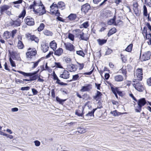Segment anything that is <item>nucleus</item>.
<instances>
[{"label": "nucleus", "instance_id": "1", "mask_svg": "<svg viewBox=\"0 0 151 151\" xmlns=\"http://www.w3.org/2000/svg\"><path fill=\"white\" fill-rule=\"evenodd\" d=\"M137 108H135L134 110L136 112H140L142 110V107L144 106L147 103V101L145 98H141L137 100Z\"/></svg>", "mask_w": 151, "mask_h": 151}, {"label": "nucleus", "instance_id": "2", "mask_svg": "<svg viewBox=\"0 0 151 151\" xmlns=\"http://www.w3.org/2000/svg\"><path fill=\"white\" fill-rule=\"evenodd\" d=\"M18 72L25 78L27 77H29L31 80V81L36 80L39 77V75H34L31 73H26L22 71H18Z\"/></svg>", "mask_w": 151, "mask_h": 151}, {"label": "nucleus", "instance_id": "3", "mask_svg": "<svg viewBox=\"0 0 151 151\" xmlns=\"http://www.w3.org/2000/svg\"><path fill=\"white\" fill-rule=\"evenodd\" d=\"M141 50L140 54V58L142 62L146 61L149 60L151 56V52L150 51L146 52L141 57Z\"/></svg>", "mask_w": 151, "mask_h": 151}, {"label": "nucleus", "instance_id": "4", "mask_svg": "<svg viewBox=\"0 0 151 151\" xmlns=\"http://www.w3.org/2000/svg\"><path fill=\"white\" fill-rule=\"evenodd\" d=\"M111 91L113 94L118 93V95L121 96H123L122 92L119 90V87H116L113 85L110 86Z\"/></svg>", "mask_w": 151, "mask_h": 151}, {"label": "nucleus", "instance_id": "5", "mask_svg": "<svg viewBox=\"0 0 151 151\" xmlns=\"http://www.w3.org/2000/svg\"><path fill=\"white\" fill-rule=\"evenodd\" d=\"M24 21L26 24L28 26H33L35 24L34 19L29 16H28L25 18Z\"/></svg>", "mask_w": 151, "mask_h": 151}, {"label": "nucleus", "instance_id": "6", "mask_svg": "<svg viewBox=\"0 0 151 151\" xmlns=\"http://www.w3.org/2000/svg\"><path fill=\"white\" fill-rule=\"evenodd\" d=\"M33 11L36 14H39L40 16L46 13V11L45 9V7L44 5L41 7H39V8L37 9H35Z\"/></svg>", "mask_w": 151, "mask_h": 151}, {"label": "nucleus", "instance_id": "7", "mask_svg": "<svg viewBox=\"0 0 151 151\" xmlns=\"http://www.w3.org/2000/svg\"><path fill=\"white\" fill-rule=\"evenodd\" d=\"M134 75L137 76L139 81H141L142 79L143 70L141 68H137L135 73Z\"/></svg>", "mask_w": 151, "mask_h": 151}, {"label": "nucleus", "instance_id": "8", "mask_svg": "<svg viewBox=\"0 0 151 151\" xmlns=\"http://www.w3.org/2000/svg\"><path fill=\"white\" fill-rule=\"evenodd\" d=\"M91 6L90 4L87 3L81 6V11L82 12L86 14L89 10L90 9Z\"/></svg>", "mask_w": 151, "mask_h": 151}, {"label": "nucleus", "instance_id": "9", "mask_svg": "<svg viewBox=\"0 0 151 151\" xmlns=\"http://www.w3.org/2000/svg\"><path fill=\"white\" fill-rule=\"evenodd\" d=\"M133 86L139 92H142L145 89L144 86L140 83H134Z\"/></svg>", "mask_w": 151, "mask_h": 151}, {"label": "nucleus", "instance_id": "10", "mask_svg": "<svg viewBox=\"0 0 151 151\" xmlns=\"http://www.w3.org/2000/svg\"><path fill=\"white\" fill-rule=\"evenodd\" d=\"M43 5L42 4L41 1H40V3H37L36 1H34L33 2V4L30 5L29 7V8L30 9H33V11L35 10V6H41V7Z\"/></svg>", "mask_w": 151, "mask_h": 151}, {"label": "nucleus", "instance_id": "11", "mask_svg": "<svg viewBox=\"0 0 151 151\" xmlns=\"http://www.w3.org/2000/svg\"><path fill=\"white\" fill-rule=\"evenodd\" d=\"M64 45L66 50L74 52L75 51L74 46L70 43H64Z\"/></svg>", "mask_w": 151, "mask_h": 151}, {"label": "nucleus", "instance_id": "12", "mask_svg": "<svg viewBox=\"0 0 151 151\" xmlns=\"http://www.w3.org/2000/svg\"><path fill=\"white\" fill-rule=\"evenodd\" d=\"M36 54L37 51L36 50L28 51L26 53V57L29 58L30 60L32 59L33 56L36 55Z\"/></svg>", "mask_w": 151, "mask_h": 151}, {"label": "nucleus", "instance_id": "13", "mask_svg": "<svg viewBox=\"0 0 151 151\" xmlns=\"http://www.w3.org/2000/svg\"><path fill=\"white\" fill-rule=\"evenodd\" d=\"M92 86L91 84H86L85 86L82 87V88L80 90V91L81 92H83L88 91L92 88Z\"/></svg>", "mask_w": 151, "mask_h": 151}, {"label": "nucleus", "instance_id": "14", "mask_svg": "<svg viewBox=\"0 0 151 151\" xmlns=\"http://www.w3.org/2000/svg\"><path fill=\"white\" fill-rule=\"evenodd\" d=\"M67 69L70 72H72L76 70L78 68L77 65L71 64L70 65H67Z\"/></svg>", "mask_w": 151, "mask_h": 151}, {"label": "nucleus", "instance_id": "15", "mask_svg": "<svg viewBox=\"0 0 151 151\" xmlns=\"http://www.w3.org/2000/svg\"><path fill=\"white\" fill-rule=\"evenodd\" d=\"M59 77L64 79H68L70 77V73L68 71L64 70L63 73L60 74Z\"/></svg>", "mask_w": 151, "mask_h": 151}, {"label": "nucleus", "instance_id": "16", "mask_svg": "<svg viewBox=\"0 0 151 151\" xmlns=\"http://www.w3.org/2000/svg\"><path fill=\"white\" fill-rule=\"evenodd\" d=\"M10 8V6L7 5H4L0 7V13L1 15L4 14Z\"/></svg>", "mask_w": 151, "mask_h": 151}, {"label": "nucleus", "instance_id": "17", "mask_svg": "<svg viewBox=\"0 0 151 151\" xmlns=\"http://www.w3.org/2000/svg\"><path fill=\"white\" fill-rule=\"evenodd\" d=\"M53 79L54 80H56V83L58 84L61 86H67V83H64L60 81V80L58 78L56 74H55L54 76H53Z\"/></svg>", "mask_w": 151, "mask_h": 151}, {"label": "nucleus", "instance_id": "18", "mask_svg": "<svg viewBox=\"0 0 151 151\" xmlns=\"http://www.w3.org/2000/svg\"><path fill=\"white\" fill-rule=\"evenodd\" d=\"M11 24L12 26L14 27L19 26L21 24V20L19 18H18L15 20H12Z\"/></svg>", "mask_w": 151, "mask_h": 151}, {"label": "nucleus", "instance_id": "19", "mask_svg": "<svg viewBox=\"0 0 151 151\" xmlns=\"http://www.w3.org/2000/svg\"><path fill=\"white\" fill-rule=\"evenodd\" d=\"M97 110L96 109H93V110L91 111H88V113L85 116H83V118L86 120H87L88 118L87 117L88 116H94V113L95 111Z\"/></svg>", "mask_w": 151, "mask_h": 151}, {"label": "nucleus", "instance_id": "20", "mask_svg": "<svg viewBox=\"0 0 151 151\" xmlns=\"http://www.w3.org/2000/svg\"><path fill=\"white\" fill-rule=\"evenodd\" d=\"M27 36L28 38H29V39H30L32 41H35V42L36 43H38L39 42V40L38 38L35 35H31L30 34H29Z\"/></svg>", "mask_w": 151, "mask_h": 151}, {"label": "nucleus", "instance_id": "21", "mask_svg": "<svg viewBox=\"0 0 151 151\" xmlns=\"http://www.w3.org/2000/svg\"><path fill=\"white\" fill-rule=\"evenodd\" d=\"M116 16L114 15L112 18L110 19L107 21V24L109 25H111L113 24L115 26H117V24H116Z\"/></svg>", "mask_w": 151, "mask_h": 151}, {"label": "nucleus", "instance_id": "22", "mask_svg": "<svg viewBox=\"0 0 151 151\" xmlns=\"http://www.w3.org/2000/svg\"><path fill=\"white\" fill-rule=\"evenodd\" d=\"M86 105V104H85L84 106H83L82 107V112L81 113V111L79 110H76L75 112V114L76 115H77L79 116H81L83 117V116L84 113L83 111L84 109L85 106Z\"/></svg>", "mask_w": 151, "mask_h": 151}, {"label": "nucleus", "instance_id": "23", "mask_svg": "<svg viewBox=\"0 0 151 151\" xmlns=\"http://www.w3.org/2000/svg\"><path fill=\"white\" fill-rule=\"evenodd\" d=\"M42 49L44 52H47L49 48L48 46V44L47 43H44L42 44H41Z\"/></svg>", "mask_w": 151, "mask_h": 151}, {"label": "nucleus", "instance_id": "24", "mask_svg": "<svg viewBox=\"0 0 151 151\" xmlns=\"http://www.w3.org/2000/svg\"><path fill=\"white\" fill-rule=\"evenodd\" d=\"M96 92L95 96H93V98L96 101H98L101 98L102 94L101 92L99 91H97Z\"/></svg>", "mask_w": 151, "mask_h": 151}, {"label": "nucleus", "instance_id": "25", "mask_svg": "<svg viewBox=\"0 0 151 151\" xmlns=\"http://www.w3.org/2000/svg\"><path fill=\"white\" fill-rule=\"evenodd\" d=\"M50 46L53 50L54 51L57 48V44L55 42V40H53L50 42Z\"/></svg>", "mask_w": 151, "mask_h": 151}, {"label": "nucleus", "instance_id": "26", "mask_svg": "<svg viewBox=\"0 0 151 151\" xmlns=\"http://www.w3.org/2000/svg\"><path fill=\"white\" fill-rule=\"evenodd\" d=\"M116 29L114 27H113L109 31L108 34L107 36L108 37H109L111 35L115 33L116 32Z\"/></svg>", "mask_w": 151, "mask_h": 151}, {"label": "nucleus", "instance_id": "27", "mask_svg": "<svg viewBox=\"0 0 151 151\" xmlns=\"http://www.w3.org/2000/svg\"><path fill=\"white\" fill-rule=\"evenodd\" d=\"M63 52V49L61 48H59L54 52V54L55 55L59 56L61 55Z\"/></svg>", "mask_w": 151, "mask_h": 151}, {"label": "nucleus", "instance_id": "28", "mask_svg": "<svg viewBox=\"0 0 151 151\" xmlns=\"http://www.w3.org/2000/svg\"><path fill=\"white\" fill-rule=\"evenodd\" d=\"M97 40L99 45L101 46L102 45L106 43L107 41L106 39L100 38L97 39Z\"/></svg>", "mask_w": 151, "mask_h": 151}, {"label": "nucleus", "instance_id": "29", "mask_svg": "<svg viewBox=\"0 0 151 151\" xmlns=\"http://www.w3.org/2000/svg\"><path fill=\"white\" fill-rule=\"evenodd\" d=\"M56 101L61 105H63L64 102L66 101L67 99H62L59 98L58 96L56 97Z\"/></svg>", "mask_w": 151, "mask_h": 151}, {"label": "nucleus", "instance_id": "30", "mask_svg": "<svg viewBox=\"0 0 151 151\" xmlns=\"http://www.w3.org/2000/svg\"><path fill=\"white\" fill-rule=\"evenodd\" d=\"M84 35V33L81 32L79 35L80 39L81 40L87 41L88 40L89 38L87 37H85Z\"/></svg>", "mask_w": 151, "mask_h": 151}, {"label": "nucleus", "instance_id": "31", "mask_svg": "<svg viewBox=\"0 0 151 151\" xmlns=\"http://www.w3.org/2000/svg\"><path fill=\"white\" fill-rule=\"evenodd\" d=\"M65 4L63 1H61L58 3V9H61L63 10L65 8Z\"/></svg>", "mask_w": 151, "mask_h": 151}, {"label": "nucleus", "instance_id": "32", "mask_svg": "<svg viewBox=\"0 0 151 151\" xmlns=\"http://www.w3.org/2000/svg\"><path fill=\"white\" fill-rule=\"evenodd\" d=\"M123 76L120 75L116 76L114 77L115 81L117 82L121 81H123Z\"/></svg>", "mask_w": 151, "mask_h": 151}, {"label": "nucleus", "instance_id": "33", "mask_svg": "<svg viewBox=\"0 0 151 151\" xmlns=\"http://www.w3.org/2000/svg\"><path fill=\"white\" fill-rule=\"evenodd\" d=\"M50 12L52 14H55V16H57V17L60 16V13L58 9H57L56 10L55 9L54 11L52 10V11H50Z\"/></svg>", "mask_w": 151, "mask_h": 151}, {"label": "nucleus", "instance_id": "34", "mask_svg": "<svg viewBox=\"0 0 151 151\" xmlns=\"http://www.w3.org/2000/svg\"><path fill=\"white\" fill-rule=\"evenodd\" d=\"M77 17L76 15L75 14H71L68 17L70 20H75Z\"/></svg>", "mask_w": 151, "mask_h": 151}, {"label": "nucleus", "instance_id": "35", "mask_svg": "<svg viewBox=\"0 0 151 151\" xmlns=\"http://www.w3.org/2000/svg\"><path fill=\"white\" fill-rule=\"evenodd\" d=\"M79 76L78 74L75 75L73 76L72 79L70 80H68L67 81V82H70L73 81H76L79 79Z\"/></svg>", "mask_w": 151, "mask_h": 151}, {"label": "nucleus", "instance_id": "36", "mask_svg": "<svg viewBox=\"0 0 151 151\" xmlns=\"http://www.w3.org/2000/svg\"><path fill=\"white\" fill-rule=\"evenodd\" d=\"M135 4H134L133 6L134 8H133V10L134 12L135 13V14L136 15V16H139V15L140 13L138 9V8L137 6V5L136 6H135Z\"/></svg>", "mask_w": 151, "mask_h": 151}, {"label": "nucleus", "instance_id": "37", "mask_svg": "<svg viewBox=\"0 0 151 151\" xmlns=\"http://www.w3.org/2000/svg\"><path fill=\"white\" fill-rule=\"evenodd\" d=\"M110 113L112 114L113 116H119L121 115V112L118 111L116 110L111 111L110 112Z\"/></svg>", "mask_w": 151, "mask_h": 151}, {"label": "nucleus", "instance_id": "38", "mask_svg": "<svg viewBox=\"0 0 151 151\" xmlns=\"http://www.w3.org/2000/svg\"><path fill=\"white\" fill-rule=\"evenodd\" d=\"M26 14V11L25 9H24L22 11L20 14L18 16V17L19 18H22V19H23V18L24 17Z\"/></svg>", "mask_w": 151, "mask_h": 151}, {"label": "nucleus", "instance_id": "39", "mask_svg": "<svg viewBox=\"0 0 151 151\" xmlns=\"http://www.w3.org/2000/svg\"><path fill=\"white\" fill-rule=\"evenodd\" d=\"M44 34L47 36H52L53 35L52 32L47 29H45L43 31Z\"/></svg>", "mask_w": 151, "mask_h": 151}, {"label": "nucleus", "instance_id": "40", "mask_svg": "<svg viewBox=\"0 0 151 151\" xmlns=\"http://www.w3.org/2000/svg\"><path fill=\"white\" fill-rule=\"evenodd\" d=\"M77 129V132L81 134L83 133L86 132L85 129L82 127L78 128Z\"/></svg>", "mask_w": 151, "mask_h": 151}, {"label": "nucleus", "instance_id": "41", "mask_svg": "<svg viewBox=\"0 0 151 151\" xmlns=\"http://www.w3.org/2000/svg\"><path fill=\"white\" fill-rule=\"evenodd\" d=\"M41 59H40L36 62H32L31 63H33V65L32 67V68L33 69L36 68L37 66L39 63L41 61Z\"/></svg>", "mask_w": 151, "mask_h": 151}, {"label": "nucleus", "instance_id": "42", "mask_svg": "<svg viewBox=\"0 0 151 151\" xmlns=\"http://www.w3.org/2000/svg\"><path fill=\"white\" fill-rule=\"evenodd\" d=\"M17 46L19 49H22L24 47V45L22 42L21 40H18Z\"/></svg>", "mask_w": 151, "mask_h": 151}, {"label": "nucleus", "instance_id": "43", "mask_svg": "<svg viewBox=\"0 0 151 151\" xmlns=\"http://www.w3.org/2000/svg\"><path fill=\"white\" fill-rule=\"evenodd\" d=\"M133 47V44L131 43L125 49L126 51L130 52H131L132 50V49Z\"/></svg>", "mask_w": 151, "mask_h": 151}, {"label": "nucleus", "instance_id": "44", "mask_svg": "<svg viewBox=\"0 0 151 151\" xmlns=\"http://www.w3.org/2000/svg\"><path fill=\"white\" fill-rule=\"evenodd\" d=\"M45 27V25L43 23H41L39 26L37 28V31L39 32H41L44 29Z\"/></svg>", "mask_w": 151, "mask_h": 151}, {"label": "nucleus", "instance_id": "45", "mask_svg": "<svg viewBox=\"0 0 151 151\" xmlns=\"http://www.w3.org/2000/svg\"><path fill=\"white\" fill-rule=\"evenodd\" d=\"M50 9H51L50 10V11H54V9L55 8H56L57 9H58V4H55L54 3H53L50 7Z\"/></svg>", "mask_w": 151, "mask_h": 151}, {"label": "nucleus", "instance_id": "46", "mask_svg": "<svg viewBox=\"0 0 151 151\" xmlns=\"http://www.w3.org/2000/svg\"><path fill=\"white\" fill-rule=\"evenodd\" d=\"M74 31L76 32L75 34L76 36V37H78V36H79L81 32V31L79 29H76L75 30H73V32H74Z\"/></svg>", "mask_w": 151, "mask_h": 151}, {"label": "nucleus", "instance_id": "47", "mask_svg": "<svg viewBox=\"0 0 151 151\" xmlns=\"http://www.w3.org/2000/svg\"><path fill=\"white\" fill-rule=\"evenodd\" d=\"M76 53L77 55L81 56L83 57H84L85 56V54L82 50L77 51H76Z\"/></svg>", "mask_w": 151, "mask_h": 151}, {"label": "nucleus", "instance_id": "48", "mask_svg": "<svg viewBox=\"0 0 151 151\" xmlns=\"http://www.w3.org/2000/svg\"><path fill=\"white\" fill-rule=\"evenodd\" d=\"M143 15L145 17L147 16V12L146 6L145 5H144L143 6Z\"/></svg>", "mask_w": 151, "mask_h": 151}, {"label": "nucleus", "instance_id": "49", "mask_svg": "<svg viewBox=\"0 0 151 151\" xmlns=\"http://www.w3.org/2000/svg\"><path fill=\"white\" fill-rule=\"evenodd\" d=\"M10 58H12L13 59H14L16 58L15 52L12 51V52H11L10 51H9Z\"/></svg>", "mask_w": 151, "mask_h": 151}, {"label": "nucleus", "instance_id": "50", "mask_svg": "<svg viewBox=\"0 0 151 151\" xmlns=\"http://www.w3.org/2000/svg\"><path fill=\"white\" fill-rule=\"evenodd\" d=\"M74 35L70 33L68 34V38L72 41H73L74 40Z\"/></svg>", "mask_w": 151, "mask_h": 151}, {"label": "nucleus", "instance_id": "51", "mask_svg": "<svg viewBox=\"0 0 151 151\" xmlns=\"http://www.w3.org/2000/svg\"><path fill=\"white\" fill-rule=\"evenodd\" d=\"M82 26L84 28H87L89 26L88 22L86 21L82 24Z\"/></svg>", "mask_w": 151, "mask_h": 151}, {"label": "nucleus", "instance_id": "52", "mask_svg": "<svg viewBox=\"0 0 151 151\" xmlns=\"http://www.w3.org/2000/svg\"><path fill=\"white\" fill-rule=\"evenodd\" d=\"M9 61L12 67H16V64H15V63L14 61L12 60V58L10 57L9 58Z\"/></svg>", "mask_w": 151, "mask_h": 151}, {"label": "nucleus", "instance_id": "53", "mask_svg": "<svg viewBox=\"0 0 151 151\" xmlns=\"http://www.w3.org/2000/svg\"><path fill=\"white\" fill-rule=\"evenodd\" d=\"M83 99H90L91 98H90L89 96L87 93H84L83 95H82V96Z\"/></svg>", "mask_w": 151, "mask_h": 151}, {"label": "nucleus", "instance_id": "54", "mask_svg": "<svg viewBox=\"0 0 151 151\" xmlns=\"http://www.w3.org/2000/svg\"><path fill=\"white\" fill-rule=\"evenodd\" d=\"M63 59L67 63H69L71 61V60L70 58L67 57H63Z\"/></svg>", "mask_w": 151, "mask_h": 151}, {"label": "nucleus", "instance_id": "55", "mask_svg": "<svg viewBox=\"0 0 151 151\" xmlns=\"http://www.w3.org/2000/svg\"><path fill=\"white\" fill-rule=\"evenodd\" d=\"M76 63L79 65V70H82L84 67V64L83 63H80L78 62H76Z\"/></svg>", "mask_w": 151, "mask_h": 151}, {"label": "nucleus", "instance_id": "56", "mask_svg": "<svg viewBox=\"0 0 151 151\" xmlns=\"http://www.w3.org/2000/svg\"><path fill=\"white\" fill-rule=\"evenodd\" d=\"M55 66L58 68H63V67L60 62H55Z\"/></svg>", "mask_w": 151, "mask_h": 151}, {"label": "nucleus", "instance_id": "57", "mask_svg": "<svg viewBox=\"0 0 151 151\" xmlns=\"http://www.w3.org/2000/svg\"><path fill=\"white\" fill-rule=\"evenodd\" d=\"M145 35V39L147 40H149L151 39V34L150 32L149 33H147V34Z\"/></svg>", "mask_w": 151, "mask_h": 151}, {"label": "nucleus", "instance_id": "58", "mask_svg": "<svg viewBox=\"0 0 151 151\" xmlns=\"http://www.w3.org/2000/svg\"><path fill=\"white\" fill-rule=\"evenodd\" d=\"M142 33L144 36H145V35L146 34H147V28L145 26L143 27Z\"/></svg>", "mask_w": 151, "mask_h": 151}, {"label": "nucleus", "instance_id": "59", "mask_svg": "<svg viewBox=\"0 0 151 151\" xmlns=\"http://www.w3.org/2000/svg\"><path fill=\"white\" fill-rule=\"evenodd\" d=\"M30 88V87L27 86L26 87H23L21 88L20 90L22 91H28Z\"/></svg>", "mask_w": 151, "mask_h": 151}, {"label": "nucleus", "instance_id": "60", "mask_svg": "<svg viewBox=\"0 0 151 151\" xmlns=\"http://www.w3.org/2000/svg\"><path fill=\"white\" fill-rule=\"evenodd\" d=\"M97 104H98V106H97V107L96 108L97 109H101L103 108L102 106V103L100 101H99L97 103Z\"/></svg>", "mask_w": 151, "mask_h": 151}, {"label": "nucleus", "instance_id": "61", "mask_svg": "<svg viewBox=\"0 0 151 151\" xmlns=\"http://www.w3.org/2000/svg\"><path fill=\"white\" fill-rule=\"evenodd\" d=\"M17 32L16 29L13 30L11 32V36L12 38H13L14 36L16 34Z\"/></svg>", "mask_w": 151, "mask_h": 151}, {"label": "nucleus", "instance_id": "62", "mask_svg": "<svg viewBox=\"0 0 151 151\" xmlns=\"http://www.w3.org/2000/svg\"><path fill=\"white\" fill-rule=\"evenodd\" d=\"M32 91L33 95H37L38 93L37 90L35 88H32Z\"/></svg>", "mask_w": 151, "mask_h": 151}, {"label": "nucleus", "instance_id": "63", "mask_svg": "<svg viewBox=\"0 0 151 151\" xmlns=\"http://www.w3.org/2000/svg\"><path fill=\"white\" fill-rule=\"evenodd\" d=\"M35 145L37 147L39 146L40 144V142L38 140H36L34 141Z\"/></svg>", "mask_w": 151, "mask_h": 151}, {"label": "nucleus", "instance_id": "64", "mask_svg": "<svg viewBox=\"0 0 151 151\" xmlns=\"http://www.w3.org/2000/svg\"><path fill=\"white\" fill-rule=\"evenodd\" d=\"M147 83L149 86H151V77L147 80Z\"/></svg>", "mask_w": 151, "mask_h": 151}]
</instances>
